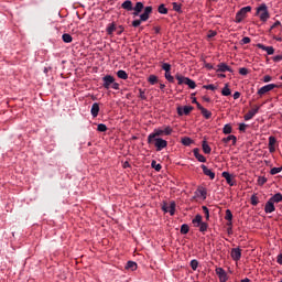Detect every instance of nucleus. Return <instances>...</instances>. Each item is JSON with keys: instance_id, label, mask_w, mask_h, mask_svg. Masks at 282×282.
Here are the masks:
<instances>
[{"instance_id": "23", "label": "nucleus", "mask_w": 282, "mask_h": 282, "mask_svg": "<svg viewBox=\"0 0 282 282\" xmlns=\"http://www.w3.org/2000/svg\"><path fill=\"white\" fill-rule=\"evenodd\" d=\"M193 153H194V158H196V160H198L202 163L206 162V156H204L203 154L199 153L198 148H195L193 150Z\"/></svg>"}, {"instance_id": "17", "label": "nucleus", "mask_w": 282, "mask_h": 282, "mask_svg": "<svg viewBox=\"0 0 282 282\" xmlns=\"http://www.w3.org/2000/svg\"><path fill=\"white\" fill-rule=\"evenodd\" d=\"M200 169L203 170L204 175H206L210 180H215V172H213V170L208 169V166H206L205 164H202Z\"/></svg>"}, {"instance_id": "33", "label": "nucleus", "mask_w": 282, "mask_h": 282, "mask_svg": "<svg viewBox=\"0 0 282 282\" xmlns=\"http://www.w3.org/2000/svg\"><path fill=\"white\" fill-rule=\"evenodd\" d=\"M185 85H187V87H189V89H195V87H197V84H195V80H193L188 77L185 79Z\"/></svg>"}, {"instance_id": "44", "label": "nucleus", "mask_w": 282, "mask_h": 282, "mask_svg": "<svg viewBox=\"0 0 282 282\" xmlns=\"http://www.w3.org/2000/svg\"><path fill=\"white\" fill-rule=\"evenodd\" d=\"M189 265H191L192 270L195 271V270H197V268H199V261L194 259L191 261Z\"/></svg>"}, {"instance_id": "28", "label": "nucleus", "mask_w": 282, "mask_h": 282, "mask_svg": "<svg viewBox=\"0 0 282 282\" xmlns=\"http://www.w3.org/2000/svg\"><path fill=\"white\" fill-rule=\"evenodd\" d=\"M202 147H203L204 153L206 155H210V152L213 151V149L210 148V145H208V142L203 141Z\"/></svg>"}, {"instance_id": "9", "label": "nucleus", "mask_w": 282, "mask_h": 282, "mask_svg": "<svg viewBox=\"0 0 282 282\" xmlns=\"http://www.w3.org/2000/svg\"><path fill=\"white\" fill-rule=\"evenodd\" d=\"M276 87H279L276 84H268L265 86H262L258 90V95L263 96V95L268 94V91H272V89H276Z\"/></svg>"}, {"instance_id": "4", "label": "nucleus", "mask_w": 282, "mask_h": 282, "mask_svg": "<svg viewBox=\"0 0 282 282\" xmlns=\"http://www.w3.org/2000/svg\"><path fill=\"white\" fill-rule=\"evenodd\" d=\"M248 12H252V7L247 6V7L241 8L236 13V22L241 23V21H243L246 19V14H248Z\"/></svg>"}, {"instance_id": "47", "label": "nucleus", "mask_w": 282, "mask_h": 282, "mask_svg": "<svg viewBox=\"0 0 282 282\" xmlns=\"http://www.w3.org/2000/svg\"><path fill=\"white\" fill-rule=\"evenodd\" d=\"M64 43H72V36L69 35V33H65L62 36Z\"/></svg>"}, {"instance_id": "64", "label": "nucleus", "mask_w": 282, "mask_h": 282, "mask_svg": "<svg viewBox=\"0 0 282 282\" xmlns=\"http://www.w3.org/2000/svg\"><path fill=\"white\" fill-rule=\"evenodd\" d=\"M205 68L210 70L214 69V66L210 63H205Z\"/></svg>"}, {"instance_id": "35", "label": "nucleus", "mask_w": 282, "mask_h": 282, "mask_svg": "<svg viewBox=\"0 0 282 282\" xmlns=\"http://www.w3.org/2000/svg\"><path fill=\"white\" fill-rule=\"evenodd\" d=\"M175 78H176V80L178 82L177 85H186V78H187V77H184V76H182V75H180V74H176V75H175Z\"/></svg>"}, {"instance_id": "55", "label": "nucleus", "mask_w": 282, "mask_h": 282, "mask_svg": "<svg viewBox=\"0 0 282 282\" xmlns=\"http://www.w3.org/2000/svg\"><path fill=\"white\" fill-rule=\"evenodd\" d=\"M162 69H163L165 73L171 72V64H169V63H163V64H162Z\"/></svg>"}, {"instance_id": "34", "label": "nucleus", "mask_w": 282, "mask_h": 282, "mask_svg": "<svg viewBox=\"0 0 282 282\" xmlns=\"http://www.w3.org/2000/svg\"><path fill=\"white\" fill-rule=\"evenodd\" d=\"M106 32L109 36H111V34H113V32H116V24L115 23L108 24Z\"/></svg>"}, {"instance_id": "10", "label": "nucleus", "mask_w": 282, "mask_h": 282, "mask_svg": "<svg viewBox=\"0 0 282 282\" xmlns=\"http://www.w3.org/2000/svg\"><path fill=\"white\" fill-rule=\"evenodd\" d=\"M215 272L220 282H228V273L224 268H216Z\"/></svg>"}, {"instance_id": "3", "label": "nucleus", "mask_w": 282, "mask_h": 282, "mask_svg": "<svg viewBox=\"0 0 282 282\" xmlns=\"http://www.w3.org/2000/svg\"><path fill=\"white\" fill-rule=\"evenodd\" d=\"M192 224L194 226V228H199V232H206L208 230V223H204L203 221V217L202 215L197 214L193 220Z\"/></svg>"}, {"instance_id": "39", "label": "nucleus", "mask_w": 282, "mask_h": 282, "mask_svg": "<svg viewBox=\"0 0 282 282\" xmlns=\"http://www.w3.org/2000/svg\"><path fill=\"white\" fill-rule=\"evenodd\" d=\"M158 10L160 14H169V9L164 4H160Z\"/></svg>"}, {"instance_id": "29", "label": "nucleus", "mask_w": 282, "mask_h": 282, "mask_svg": "<svg viewBox=\"0 0 282 282\" xmlns=\"http://www.w3.org/2000/svg\"><path fill=\"white\" fill-rule=\"evenodd\" d=\"M223 133L225 135H230V133H232V126L230 123L225 124L223 128Z\"/></svg>"}, {"instance_id": "43", "label": "nucleus", "mask_w": 282, "mask_h": 282, "mask_svg": "<svg viewBox=\"0 0 282 282\" xmlns=\"http://www.w3.org/2000/svg\"><path fill=\"white\" fill-rule=\"evenodd\" d=\"M225 219L226 221H232V212L230 209H226Z\"/></svg>"}, {"instance_id": "54", "label": "nucleus", "mask_w": 282, "mask_h": 282, "mask_svg": "<svg viewBox=\"0 0 282 282\" xmlns=\"http://www.w3.org/2000/svg\"><path fill=\"white\" fill-rule=\"evenodd\" d=\"M139 98L141 100H147V93L142 90V88L139 89Z\"/></svg>"}, {"instance_id": "49", "label": "nucleus", "mask_w": 282, "mask_h": 282, "mask_svg": "<svg viewBox=\"0 0 282 282\" xmlns=\"http://www.w3.org/2000/svg\"><path fill=\"white\" fill-rule=\"evenodd\" d=\"M282 166L281 167H273L270 170V175H278V173H281Z\"/></svg>"}, {"instance_id": "37", "label": "nucleus", "mask_w": 282, "mask_h": 282, "mask_svg": "<svg viewBox=\"0 0 282 282\" xmlns=\"http://www.w3.org/2000/svg\"><path fill=\"white\" fill-rule=\"evenodd\" d=\"M191 230V227H188V225L183 224L181 226V235H188V231Z\"/></svg>"}, {"instance_id": "30", "label": "nucleus", "mask_w": 282, "mask_h": 282, "mask_svg": "<svg viewBox=\"0 0 282 282\" xmlns=\"http://www.w3.org/2000/svg\"><path fill=\"white\" fill-rule=\"evenodd\" d=\"M117 76L121 80H127V78H129V74H127V70H122V69L117 72Z\"/></svg>"}, {"instance_id": "61", "label": "nucleus", "mask_w": 282, "mask_h": 282, "mask_svg": "<svg viewBox=\"0 0 282 282\" xmlns=\"http://www.w3.org/2000/svg\"><path fill=\"white\" fill-rule=\"evenodd\" d=\"M276 263H279V265H282V253H279L276 256Z\"/></svg>"}, {"instance_id": "48", "label": "nucleus", "mask_w": 282, "mask_h": 282, "mask_svg": "<svg viewBox=\"0 0 282 282\" xmlns=\"http://www.w3.org/2000/svg\"><path fill=\"white\" fill-rule=\"evenodd\" d=\"M240 133H246L247 129H248V124L247 123H239L238 127Z\"/></svg>"}, {"instance_id": "50", "label": "nucleus", "mask_w": 282, "mask_h": 282, "mask_svg": "<svg viewBox=\"0 0 282 282\" xmlns=\"http://www.w3.org/2000/svg\"><path fill=\"white\" fill-rule=\"evenodd\" d=\"M165 78L167 79L169 83H175V77L171 75V72L165 73Z\"/></svg>"}, {"instance_id": "16", "label": "nucleus", "mask_w": 282, "mask_h": 282, "mask_svg": "<svg viewBox=\"0 0 282 282\" xmlns=\"http://www.w3.org/2000/svg\"><path fill=\"white\" fill-rule=\"evenodd\" d=\"M231 141L232 147H237V137L235 134H229L228 137H225L221 139V142L224 144H228V142Z\"/></svg>"}, {"instance_id": "26", "label": "nucleus", "mask_w": 282, "mask_h": 282, "mask_svg": "<svg viewBox=\"0 0 282 282\" xmlns=\"http://www.w3.org/2000/svg\"><path fill=\"white\" fill-rule=\"evenodd\" d=\"M121 8H123V10H128V12H131L133 10V2H131V0H126L121 4Z\"/></svg>"}, {"instance_id": "46", "label": "nucleus", "mask_w": 282, "mask_h": 282, "mask_svg": "<svg viewBox=\"0 0 282 282\" xmlns=\"http://www.w3.org/2000/svg\"><path fill=\"white\" fill-rule=\"evenodd\" d=\"M171 133H173V128H171V126L163 129V135H171Z\"/></svg>"}, {"instance_id": "60", "label": "nucleus", "mask_w": 282, "mask_h": 282, "mask_svg": "<svg viewBox=\"0 0 282 282\" xmlns=\"http://www.w3.org/2000/svg\"><path fill=\"white\" fill-rule=\"evenodd\" d=\"M208 39H214V36H217V31H209Z\"/></svg>"}, {"instance_id": "21", "label": "nucleus", "mask_w": 282, "mask_h": 282, "mask_svg": "<svg viewBox=\"0 0 282 282\" xmlns=\"http://www.w3.org/2000/svg\"><path fill=\"white\" fill-rule=\"evenodd\" d=\"M276 144V138L269 137V153H274L276 151V148L274 147Z\"/></svg>"}, {"instance_id": "32", "label": "nucleus", "mask_w": 282, "mask_h": 282, "mask_svg": "<svg viewBox=\"0 0 282 282\" xmlns=\"http://www.w3.org/2000/svg\"><path fill=\"white\" fill-rule=\"evenodd\" d=\"M202 116H204V118L206 120H210V118H213V112H210L208 109L203 108V110H200Z\"/></svg>"}, {"instance_id": "52", "label": "nucleus", "mask_w": 282, "mask_h": 282, "mask_svg": "<svg viewBox=\"0 0 282 282\" xmlns=\"http://www.w3.org/2000/svg\"><path fill=\"white\" fill-rule=\"evenodd\" d=\"M268 182V178L265 176H259L258 177V184L259 186H263Z\"/></svg>"}, {"instance_id": "6", "label": "nucleus", "mask_w": 282, "mask_h": 282, "mask_svg": "<svg viewBox=\"0 0 282 282\" xmlns=\"http://www.w3.org/2000/svg\"><path fill=\"white\" fill-rule=\"evenodd\" d=\"M153 140H154V147H155L156 151H162V150L166 149V147H169V142L162 138H156Z\"/></svg>"}, {"instance_id": "2", "label": "nucleus", "mask_w": 282, "mask_h": 282, "mask_svg": "<svg viewBox=\"0 0 282 282\" xmlns=\"http://www.w3.org/2000/svg\"><path fill=\"white\" fill-rule=\"evenodd\" d=\"M257 15L259 17L262 23L268 22V19H270V11L268 10V4L261 3L257 8Z\"/></svg>"}, {"instance_id": "51", "label": "nucleus", "mask_w": 282, "mask_h": 282, "mask_svg": "<svg viewBox=\"0 0 282 282\" xmlns=\"http://www.w3.org/2000/svg\"><path fill=\"white\" fill-rule=\"evenodd\" d=\"M259 204V197L256 194L251 196V206H257Z\"/></svg>"}, {"instance_id": "25", "label": "nucleus", "mask_w": 282, "mask_h": 282, "mask_svg": "<svg viewBox=\"0 0 282 282\" xmlns=\"http://www.w3.org/2000/svg\"><path fill=\"white\" fill-rule=\"evenodd\" d=\"M273 204H281L282 202V194L281 193H276L273 196H271L269 198Z\"/></svg>"}, {"instance_id": "31", "label": "nucleus", "mask_w": 282, "mask_h": 282, "mask_svg": "<svg viewBox=\"0 0 282 282\" xmlns=\"http://www.w3.org/2000/svg\"><path fill=\"white\" fill-rule=\"evenodd\" d=\"M126 270H132V272L138 270V263L133 261H128L126 265Z\"/></svg>"}, {"instance_id": "36", "label": "nucleus", "mask_w": 282, "mask_h": 282, "mask_svg": "<svg viewBox=\"0 0 282 282\" xmlns=\"http://www.w3.org/2000/svg\"><path fill=\"white\" fill-rule=\"evenodd\" d=\"M151 166L152 169H154V171H158V172L162 171V165L158 163L155 160L151 162Z\"/></svg>"}, {"instance_id": "41", "label": "nucleus", "mask_w": 282, "mask_h": 282, "mask_svg": "<svg viewBox=\"0 0 282 282\" xmlns=\"http://www.w3.org/2000/svg\"><path fill=\"white\" fill-rule=\"evenodd\" d=\"M203 212L205 213V219L208 221L210 219V210L207 206H203Z\"/></svg>"}, {"instance_id": "57", "label": "nucleus", "mask_w": 282, "mask_h": 282, "mask_svg": "<svg viewBox=\"0 0 282 282\" xmlns=\"http://www.w3.org/2000/svg\"><path fill=\"white\" fill-rule=\"evenodd\" d=\"M272 59H273V63H281L282 54L273 56Z\"/></svg>"}, {"instance_id": "8", "label": "nucleus", "mask_w": 282, "mask_h": 282, "mask_svg": "<svg viewBox=\"0 0 282 282\" xmlns=\"http://www.w3.org/2000/svg\"><path fill=\"white\" fill-rule=\"evenodd\" d=\"M259 109H261V106H254L251 110H249L245 116L243 120L248 122V120H252L257 113H259Z\"/></svg>"}, {"instance_id": "19", "label": "nucleus", "mask_w": 282, "mask_h": 282, "mask_svg": "<svg viewBox=\"0 0 282 282\" xmlns=\"http://www.w3.org/2000/svg\"><path fill=\"white\" fill-rule=\"evenodd\" d=\"M216 72H221V73L229 72L230 74H232V68L228 66L226 63H220L217 65Z\"/></svg>"}, {"instance_id": "5", "label": "nucleus", "mask_w": 282, "mask_h": 282, "mask_svg": "<svg viewBox=\"0 0 282 282\" xmlns=\"http://www.w3.org/2000/svg\"><path fill=\"white\" fill-rule=\"evenodd\" d=\"M176 206H177V204L175 203V200H172V202L170 203V205L166 204V203H163V205H162V210H163L164 213H169V214L171 215V217H173V215H175V208H176Z\"/></svg>"}, {"instance_id": "53", "label": "nucleus", "mask_w": 282, "mask_h": 282, "mask_svg": "<svg viewBox=\"0 0 282 282\" xmlns=\"http://www.w3.org/2000/svg\"><path fill=\"white\" fill-rule=\"evenodd\" d=\"M203 89H209L210 91H215L217 89V86L213 84L204 85Z\"/></svg>"}, {"instance_id": "58", "label": "nucleus", "mask_w": 282, "mask_h": 282, "mask_svg": "<svg viewBox=\"0 0 282 282\" xmlns=\"http://www.w3.org/2000/svg\"><path fill=\"white\" fill-rule=\"evenodd\" d=\"M241 43L243 45H248V43H250V37H248V36L242 37Z\"/></svg>"}, {"instance_id": "40", "label": "nucleus", "mask_w": 282, "mask_h": 282, "mask_svg": "<svg viewBox=\"0 0 282 282\" xmlns=\"http://www.w3.org/2000/svg\"><path fill=\"white\" fill-rule=\"evenodd\" d=\"M97 131H99V133H105V131H107V124L105 123H99L97 126Z\"/></svg>"}, {"instance_id": "1", "label": "nucleus", "mask_w": 282, "mask_h": 282, "mask_svg": "<svg viewBox=\"0 0 282 282\" xmlns=\"http://www.w3.org/2000/svg\"><path fill=\"white\" fill-rule=\"evenodd\" d=\"M153 12V7H145L142 14H140V20L132 21V28H140L142 25V21H149V17Z\"/></svg>"}, {"instance_id": "38", "label": "nucleus", "mask_w": 282, "mask_h": 282, "mask_svg": "<svg viewBox=\"0 0 282 282\" xmlns=\"http://www.w3.org/2000/svg\"><path fill=\"white\" fill-rule=\"evenodd\" d=\"M223 96H230L232 91H230V88L228 87V84L225 85V87L221 90Z\"/></svg>"}, {"instance_id": "20", "label": "nucleus", "mask_w": 282, "mask_h": 282, "mask_svg": "<svg viewBox=\"0 0 282 282\" xmlns=\"http://www.w3.org/2000/svg\"><path fill=\"white\" fill-rule=\"evenodd\" d=\"M90 113L93 118H98V113H100V105L98 102L93 104Z\"/></svg>"}, {"instance_id": "7", "label": "nucleus", "mask_w": 282, "mask_h": 282, "mask_svg": "<svg viewBox=\"0 0 282 282\" xmlns=\"http://www.w3.org/2000/svg\"><path fill=\"white\" fill-rule=\"evenodd\" d=\"M160 135H164V130L162 129H154V132L148 135V144H153V140L160 138Z\"/></svg>"}, {"instance_id": "24", "label": "nucleus", "mask_w": 282, "mask_h": 282, "mask_svg": "<svg viewBox=\"0 0 282 282\" xmlns=\"http://www.w3.org/2000/svg\"><path fill=\"white\" fill-rule=\"evenodd\" d=\"M221 175L226 180L227 184H229V186H235V183L232 182V175L230 173L223 172Z\"/></svg>"}, {"instance_id": "27", "label": "nucleus", "mask_w": 282, "mask_h": 282, "mask_svg": "<svg viewBox=\"0 0 282 282\" xmlns=\"http://www.w3.org/2000/svg\"><path fill=\"white\" fill-rule=\"evenodd\" d=\"M193 142V139H191L189 137H183L181 139V143L183 144V147H191Z\"/></svg>"}, {"instance_id": "22", "label": "nucleus", "mask_w": 282, "mask_h": 282, "mask_svg": "<svg viewBox=\"0 0 282 282\" xmlns=\"http://www.w3.org/2000/svg\"><path fill=\"white\" fill-rule=\"evenodd\" d=\"M195 195L197 196V197H203V199H206V197H207V195H208V192L206 191V188L205 187H198L197 189H196V192H195Z\"/></svg>"}, {"instance_id": "14", "label": "nucleus", "mask_w": 282, "mask_h": 282, "mask_svg": "<svg viewBox=\"0 0 282 282\" xmlns=\"http://www.w3.org/2000/svg\"><path fill=\"white\" fill-rule=\"evenodd\" d=\"M257 47L259 50H262L263 52H267L268 56H272V54H274V47L273 46H265L261 43H258Z\"/></svg>"}, {"instance_id": "63", "label": "nucleus", "mask_w": 282, "mask_h": 282, "mask_svg": "<svg viewBox=\"0 0 282 282\" xmlns=\"http://www.w3.org/2000/svg\"><path fill=\"white\" fill-rule=\"evenodd\" d=\"M111 87H112V89L118 90V89H120V84L113 82Z\"/></svg>"}, {"instance_id": "11", "label": "nucleus", "mask_w": 282, "mask_h": 282, "mask_svg": "<svg viewBox=\"0 0 282 282\" xmlns=\"http://www.w3.org/2000/svg\"><path fill=\"white\" fill-rule=\"evenodd\" d=\"M176 111L178 113V116H188L191 113V111H193V106H178L176 108Z\"/></svg>"}, {"instance_id": "59", "label": "nucleus", "mask_w": 282, "mask_h": 282, "mask_svg": "<svg viewBox=\"0 0 282 282\" xmlns=\"http://www.w3.org/2000/svg\"><path fill=\"white\" fill-rule=\"evenodd\" d=\"M279 25H281V21H275L274 23H273V25L270 28V31H272V30H274V28H279Z\"/></svg>"}, {"instance_id": "12", "label": "nucleus", "mask_w": 282, "mask_h": 282, "mask_svg": "<svg viewBox=\"0 0 282 282\" xmlns=\"http://www.w3.org/2000/svg\"><path fill=\"white\" fill-rule=\"evenodd\" d=\"M102 80H104L102 86L105 89H109L111 87L112 83H116V78H113V76H111V75L104 76Z\"/></svg>"}, {"instance_id": "13", "label": "nucleus", "mask_w": 282, "mask_h": 282, "mask_svg": "<svg viewBox=\"0 0 282 282\" xmlns=\"http://www.w3.org/2000/svg\"><path fill=\"white\" fill-rule=\"evenodd\" d=\"M274 210H276V207L274 206V203L269 199L264 205V213L270 215L274 213Z\"/></svg>"}, {"instance_id": "15", "label": "nucleus", "mask_w": 282, "mask_h": 282, "mask_svg": "<svg viewBox=\"0 0 282 282\" xmlns=\"http://www.w3.org/2000/svg\"><path fill=\"white\" fill-rule=\"evenodd\" d=\"M133 10V17H140V12L144 10V3L142 2H137L134 7H132Z\"/></svg>"}, {"instance_id": "45", "label": "nucleus", "mask_w": 282, "mask_h": 282, "mask_svg": "<svg viewBox=\"0 0 282 282\" xmlns=\"http://www.w3.org/2000/svg\"><path fill=\"white\" fill-rule=\"evenodd\" d=\"M172 6H173L174 12H182V4L177 2H173Z\"/></svg>"}, {"instance_id": "18", "label": "nucleus", "mask_w": 282, "mask_h": 282, "mask_svg": "<svg viewBox=\"0 0 282 282\" xmlns=\"http://www.w3.org/2000/svg\"><path fill=\"white\" fill-rule=\"evenodd\" d=\"M230 257L234 261H239L241 259V249L240 248L231 249Z\"/></svg>"}, {"instance_id": "42", "label": "nucleus", "mask_w": 282, "mask_h": 282, "mask_svg": "<svg viewBox=\"0 0 282 282\" xmlns=\"http://www.w3.org/2000/svg\"><path fill=\"white\" fill-rule=\"evenodd\" d=\"M148 83H150V85H155V83H158V76L150 75L148 78Z\"/></svg>"}, {"instance_id": "56", "label": "nucleus", "mask_w": 282, "mask_h": 282, "mask_svg": "<svg viewBox=\"0 0 282 282\" xmlns=\"http://www.w3.org/2000/svg\"><path fill=\"white\" fill-rule=\"evenodd\" d=\"M239 74H240V76H248V68L241 67V68L239 69Z\"/></svg>"}, {"instance_id": "62", "label": "nucleus", "mask_w": 282, "mask_h": 282, "mask_svg": "<svg viewBox=\"0 0 282 282\" xmlns=\"http://www.w3.org/2000/svg\"><path fill=\"white\" fill-rule=\"evenodd\" d=\"M271 80H272V76H270V75H265L263 77V83H270Z\"/></svg>"}]
</instances>
